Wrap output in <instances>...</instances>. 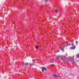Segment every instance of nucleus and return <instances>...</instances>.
Listing matches in <instances>:
<instances>
[{
    "mask_svg": "<svg viewBox=\"0 0 79 79\" xmlns=\"http://www.w3.org/2000/svg\"><path fill=\"white\" fill-rule=\"evenodd\" d=\"M41 68L42 69V72H44V70H45V71H47V70L46 68H45L44 67H42Z\"/></svg>",
    "mask_w": 79,
    "mask_h": 79,
    "instance_id": "f257e3e1",
    "label": "nucleus"
},
{
    "mask_svg": "<svg viewBox=\"0 0 79 79\" xmlns=\"http://www.w3.org/2000/svg\"><path fill=\"white\" fill-rule=\"evenodd\" d=\"M76 48V46H74L72 45V47L70 48V49H75Z\"/></svg>",
    "mask_w": 79,
    "mask_h": 79,
    "instance_id": "f03ea898",
    "label": "nucleus"
},
{
    "mask_svg": "<svg viewBox=\"0 0 79 79\" xmlns=\"http://www.w3.org/2000/svg\"><path fill=\"white\" fill-rule=\"evenodd\" d=\"M60 49L62 50L63 52H64V46H62V47H61L60 48Z\"/></svg>",
    "mask_w": 79,
    "mask_h": 79,
    "instance_id": "7ed1b4c3",
    "label": "nucleus"
},
{
    "mask_svg": "<svg viewBox=\"0 0 79 79\" xmlns=\"http://www.w3.org/2000/svg\"><path fill=\"white\" fill-rule=\"evenodd\" d=\"M28 64H29V63H25V64H24V63H23V66H24V65H26L27 66V65H28Z\"/></svg>",
    "mask_w": 79,
    "mask_h": 79,
    "instance_id": "20e7f679",
    "label": "nucleus"
},
{
    "mask_svg": "<svg viewBox=\"0 0 79 79\" xmlns=\"http://www.w3.org/2000/svg\"><path fill=\"white\" fill-rule=\"evenodd\" d=\"M53 76L54 77H59L60 76H57V75H56V74H54L53 75Z\"/></svg>",
    "mask_w": 79,
    "mask_h": 79,
    "instance_id": "39448f33",
    "label": "nucleus"
},
{
    "mask_svg": "<svg viewBox=\"0 0 79 79\" xmlns=\"http://www.w3.org/2000/svg\"><path fill=\"white\" fill-rule=\"evenodd\" d=\"M60 57H62V56H56L57 59H59Z\"/></svg>",
    "mask_w": 79,
    "mask_h": 79,
    "instance_id": "423d86ee",
    "label": "nucleus"
},
{
    "mask_svg": "<svg viewBox=\"0 0 79 79\" xmlns=\"http://www.w3.org/2000/svg\"><path fill=\"white\" fill-rule=\"evenodd\" d=\"M32 61L35 62V61H36V59H33Z\"/></svg>",
    "mask_w": 79,
    "mask_h": 79,
    "instance_id": "0eeeda50",
    "label": "nucleus"
},
{
    "mask_svg": "<svg viewBox=\"0 0 79 79\" xmlns=\"http://www.w3.org/2000/svg\"><path fill=\"white\" fill-rule=\"evenodd\" d=\"M35 48H39V47L38 46H35Z\"/></svg>",
    "mask_w": 79,
    "mask_h": 79,
    "instance_id": "6e6552de",
    "label": "nucleus"
},
{
    "mask_svg": "<svg viewBox=\"0 0 79 79\" xmlns=\"http://www.w3.org/2000/svg\"><path fill=\"white\" fill-rule=\"evenodd\" d=\"M61 60H62V61H64V60L63 59V58H61L60 59Z\"/></svg>",
    "mask_w": 79,
    "mask_h": 79,
    "instance_id": "1a4fd4ad",
    "label": "nucleus"
},
{
    "mask_svg": "<svg viewBox=\"0 0 79 79\" xmlns=\"http://www.w3.org/2000/svg\"><path fill=\"white\" fill-rule=\"evenodd\" d=\"M48 0H45V2H48Z\"/></svg>",
    "mask_w": 79,
    "mask_h": 79,
    "instance_id": "9d476101",
    "label": "nucleus"
},
{
    "mask_svg": "<svg viewBox=\"0 0 79 79\" xmlns=\"http://www.w3.org/2000/svg\"><path fill=\"white\" fill-rule=\"evenodd\" d=\"M55 12L56 13H57L58 12V10H55Z\"/></svg>",
    "mask_w": 79,
    "mask_h": 79,
    "instance_id": "9b49d317",
    "label": "nucleus"
},
{
    "mask_svg": "<svg viewBox=\"0 0 79 79\" xmlns=\"http://www.w3.org/2000/svg\"><path fill=\"white\" fill-rule=\"evenodd\" d=\"M30 66H34V65L33 64H30Z\"/></svg>",
    "mask_w": 79,
    "mask_h": 79,
    "instance_id": "f8f14e48",
    "label": "nucleus"
},
{
    "mask_svg": "<svg viewBox=\"0 0 79 79\" xmlns=\"http://www.w3.org/2000/svg\"><path fill=\"white\" fill-rule=\"evenodd\" d=\"M52 66H55V65L54 64H53L52 65H51V66H52Z\"/></svg>",
    "mask_w": 79,
    "mask_h": 79,
    "instance_id": "ddd939ff",
    "label": "nucleus"
},
{
    "mask_svg": "<svg viewBox=\"0 0 79 79\" xmlns=\"http://www.w3.org/2000/svg\"><path fill=\"white\" fill-rule=\"evenodd\" d=\"M58 52H60V51H58L57 52V53H58Z\"/></svg>",
    "mask_w": 79,
    "mask_h": 79,
    "instance_id": "4468645a",
    "label": "nucleus"
},
{
    "mask_svg": "<svg viewBox=\"0 0 79 79\" xmlns=\"http://www.w3.org/2000/svg\"><path fill=\"white\" fill-rule=\"evenodd\" d=\"M76 43L77 44V43H78V42H77V41H76Z\"/></svg>",
    "mask_w": 79,
    "mask_h": 79,
    "instance_id": "2eb2a0df",
    "label": "nucleus"
},
{
    "mask_svg": "<svg viewBox=\"0 0 79 79\" xmlns=\"http://www.w3.org/2000/svg\"><path fill=\"white\" fill-rule=\"evenodd\" d=\"M53 63V62H51L50 63Z\"/></svg>",
    "mask_w": 79,
    "mask_h": 79,
    "instance_id": "dca6fc26",
    "label": "nucleus"
},
{
    "mask_svg": "<svg viewBox=\"0 0 79 79\" xmlns=\"http://www.w3.org/2000/svg\"><path fill=\"white\" fill-rule=\"evenodd\" d=\"M45 75H47V74H46V73H45Z\"/></svg>",
    "mask_w": 79,
    "mask_h": 79,
    "instance_id": "f3484780",
    "label": "nucleus"
},
{
    "mask_svg": "<svg viewBox=\"0 0 79 79\" xmlns=\"http://www.w3.org/2000/svg\"><path fill=\"white\" fill-rule=\"evenodd\" d=\"M64 57L65 58H66V56H64Z\"/></svg>",
    "mask_w": 79,
    "mask_h": 79,
    "instance_id": "a211bd4d",
    "label": "nucleus"
},
{
    "mask_svg": "<svg viewBox=\"0 0 79 79\" xmlns=\"http://www.w3.org/2000/svg\"><path fill=\"white\" fill-rule=\"evenodd\" d=\"M77 61H79V60H77Z\"/></svg>",
    "mask_w": 79,
    "mask_h": 79,
    "instance_id": "6ab92c4d",
    "label": "nucleus"
}]
</instances>
